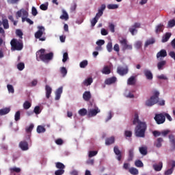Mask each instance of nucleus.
<instances>
[{"label":"nucleus","mask_w":175,"mask_h":175,"mask_svg":"<svg viewBox=\"0 0 175 175\" xmlns=\"http://www.w3.org/2000/svg\"><path fill=\"white\" fill-rule=\"evenodd\" d=\"M62 91H63V88L60 87L55 92V100H59V99L61 98V95L62 94Z\"/></svg>","instance_id":"19"},{"label":"nucleus","mask_w":175,"mask_h":175,"mask_svg":"<svg viewBox=\"0 0 175 175\" xmlns=\"http://www.w3.org/2000/svg\"><path fill=\"white\" fill-rule=\"evenodd\" d=\"M33 124H31L29 127L26 128V132L27 133H31L32 132V129H33Z\"/></svg>","instance_id":"51"},{"label":"nucleus","mask_w":175,"mask_h":175,"mask_svg":"<svg viewBox=\"0 0 175 175\" xmlns=\"http://www.w3.org/2000/svg\"><path fill=\"white\" fill-rule=\"evenodd\" d=\"M175 25V20L172 19L168 22V27L169 28H173Z\"/></svg>","instance_id":"52"},{"label":"nucleus","mask_w":175,"mask_h":175,"mask_svg":"<svg viewBox=\"0 0 175 175\" xmlns=\"http://www.w3.org/2000/svg\"><path fill=\"white\" fill-rule=\"evenodd\" d=\"M107 49L109 53H111L113 51V43H111V42L107 43Z\"/></svg>","instance_id":"41"},{"label":"nucleus","mask_w":175,"mask_h":175,"mask_svg":"<svg viewBox=\"0 0 175 175\" xmlns=\"http://www.w3.org/2000/svg\"><path fill=\"white\" fill-rule=\"evenodd\" d=\"M60 73L62 75V77H65L68 75V70L65 67L60 68Z\"/></svg>","instance_id":"33"},{"label":"nucleus","mask_w":175,"mask_h":175,"mask_svg":"<svg viewBox=\"0 0 175 175\" xmlns=\"http://www.w3.org/2000/svg\"><path fill=\"white\" fill-rule=\"evenodd\" d=\"M1 23L4 29H9V21L8 19H3Z\"/></svg>","instance_id":"32"},{"label":"nucleus","mask_w":175,"mask_h":175,"mask_svg":"<svg viewBox=\"0 0 175 175\" xmlns=\"http://www.w3.org/2000/svg\"><path fill=\"white\" fill-rule=\"evenodd\" d=\"M111 72V71L110 70V68H109L107 66H104L102 70V73L103 75H110Z\"/></svg>","instance_id":"29"},{"label":"nucleus","mask_w":175,"mask_h":175,"mask_svg":"<svg viewBox=\"0 0 175 175\" xmlns=\"http://www.w3.org/2000/svg\"><path fill=\"white\" fill-rule=\"evenodd\" d=\"M69 59V56L68 55V53H64L63 55V59L62 62H66V61H68V59Z\"/></svg>","instance_id":"58"},{"label":"nucleus","mask_w":175,"mask_h":175,"mask_svg":"<svg viewBox=\"0 0 175 175\" xmlns=\"http://www.w3.org/2000/svg\"><path fill=\"white\" fill-rule=\"evenodd\" d=\"M31 14L32 16H38V10H36V8L32 7L31 8Z\"/></svg>","instance_id":"59"},{"label":"nucleus","mask_w":175,"mask_h":175,"mask_svg":"<svg viewBox=\"0 0 175 175\" xmlns=\"http://www.w3.org/2000/svg\"><path fill=\"white\" fill-rule=\"evenodd\" d=\"M117 81V78L116 77H112L110 78L107 79L105 81V83L107 84V85H110L111 84H114Z\"/></svg>","instance_id":"16"},{"label":"nucleus","mask_w":175,"mask_h":175,"mask_svg":"<svg viewBox=\"0 0 175 175\" xmlns=\"http://www.w3.org/2000/svg\"><path fill=\"white\" fill-rule=\"evenodd\" d=\"M165 65H166V60H161L157 63V69L159 70H163V68L165 67Z\"/></svg>","instance_id":"23"},{"label":"nucleus","mask_w":175,"mask_h":175,"mask_svg":"<svg viewBox=\"0 0 175 175\" xmlns=\"http://www.w3.org/2000/svg\"><path fill=\"white\" fill-rule=\"evenodd\" d=\"M142 44H142V41H137V42L135 43V47H136V49H141Z\"/></svg>","instance_id":"64"},{"label":"nucleus","mask_w":175,"mask_h":175,"mask_svg":"<svg viewBox=\"0 0 175 175\" xmlns=\"http://www.w3.org/2000/svg\"><path fill=\"white\" fill-rule=\"evenodd\" d=\"M7 88L8 90V92H10L11 94H14V88H13V85H8Z\"/></svg>","instance_id":"50"},{"label":"nucleus","mask_w":175,"mask_h":175,"mask_svg":"<svg viewBox=\"0 0 175 175\" xmlns=\"http://www.w3.org/2000/svg\"><path fill=\"white\" fill-rule=\"evenodd\" d=\"M98 151H90L89 152V158H92V157H95V155H97Z\"/></svg>","instance_id":"54"},{"label":"nucleus","mask_w":175,"mask_h":175,"mask_svg":"<svg viewBox=\"0 0 175 175\" xmlns=\"http://www.w3.org/2000/svg\"><path fill=\"white\" fill-rule=\"evenodd\" d=\"M154 43H155V39L150 38V39L147 40L145 42V45H144L145 49L148 47V46H150V44H154Z\"/></svg>","instance_id":"28"},{"label":"nucleus","mask_w":175,"mask_h":175,"mask_svg":"<svg viewBox=\"0 0 175 175\" xmlns=\"http://www.w3.org/2000/svg\"><path fill=\"white\" fill-rule=\"evenodd\" d=\"M79 116H81V117H84V116H87V110L85 109V108H83L79 110L78 111Z\"/></svg>","instance_id":"34"},{"label":"nucleus","mask_w":175,"mask_h":175,"mask_svg":"<svg viewBox=\"0 0 175 175\" xmlns=\"http://www.w3.org/2000/svg\"><path fill=\"white\" fill-rule=\"evenodd\" d=\"M31 106H32V104H31L29 101H25L23 103V108L25 109V110H28V109H29Z\"/></svg>","instance_id":"38"},{"label":"nucleus","mask_w":175,"mask_h":175,"mask_svg":"<svg viewBox=\"0 0 175 175\" xmlns=\"http://www.w3.org/2000/svg\"><path fill=\"white\" fill-rule=\"evenodd\" d=\"M21 117V113L20 112V111H16L14 116L15 121H20Z\"/></svg>","instance_id":"43"},{"label":"nucleus","mask_w":175,"mask_h":175,"mask_svg":"<svg viewBox=\"0 0 175 175\" xmlns=\"http://www.w3.org/2000/svg\"><path fill=\"white\" fill-rule=\"evenodd\" d=\"M142 27V24L140 23H135L133 25L131 26L129 29V32H131V35H135V32H137V29L136 28H140Z\"/></svg>","instance_id":"9"},{"label":"nucleus","mask_w":175,"mask_h":175,"mask_svg":"<svg viewBox=\"0 0 175 175\" xmlns=\"http://www.w3.org/2000/svg\"><path fill=\"white\" fill-rule=\"evenodd\" d=\"M45 49H40L36 52V59L37 61H42V62H45V64H49V61H51L53 58H54V53L53 52H50L49 53H45Z\"/></svg>","instance_id":"2"},{"label":"nucleus","mask_w":175,"mask_h":175,"mask_svg":"<svg viewBox=\"0 0 175 175\" xmlns=\"http://www.w3.org/2000/svg\"><path fill=\"white\" fill-rule=\"evenodd\" d=\"M120 43L122 47V50H132L133 49L132 45L128 44V40L125 38L120 40Z\"/></svg>","instance_id":"7"},{"label":"nucleus","mask_w":175,"mask_h":175,"mask_svg":"<svg viewBox=\"0 0 175 175\" xmlns=\"http://www.w3.org/2000/svg\"><path fill=\"white\" fill-rule=\"evenodd\" d=\"M152 135L153 136H154V137H158V136H161V135H162L161 131H154L152 132Z\"/></svg>","instance_id":"60"},{"label":"nucleus","mask_w":175,"mask_h":175,"mask_svg":"<svg viewBox=\"0 0 175 175\" xmlns=\"http://www.w3.org/2000/svg\"><path fill=\"white\" fill-rule=\"evenodd\" d=\"M163 142V138L159 137L157 138V141L154 142V146L157 148H161L162 147V142Z\"/></svg>","instance_id":"25"},{"label":"nucleus","mask_w":175,"mask_h":175,"mask_svg":"<svg viewBox=\"0 0 175 175\" xmlns=\"http://www.w3.org/2000/svg\"><path fill=\"white\" fill-rule=\"evenodd\" d=\"M135 165L137 167H143L144 164L141 160H137L135 162Z\"/></svg>","instance_id":"44"},{"label":"nucleus","mask_w":175,"mask_h":175,"mask_svg":"<svg viewBox=\"0 0 175 175\" xmlns=\"http://www.w3.org/2000/svg\"><path fill=\"white\" fill-rule=\"evenodd\" d=\"M109 28L111 32H112V33H114L116 32V26L114 25V24L109 23Z\"/></svg>","instance_id":"47"},{"label":"nucleus","mask_w":175,"mask_h":175,"mask_svg":"<svg viewBox=\"0 0 175 175\" xmlns=\"http://www.w3.org/2000/svg\"><path fill=\"white\" fill-rule=\"evenodd\" d=\"M19 147L22 151H27L29 148L28 146V142L27 141H21L19 143Z\"/></svg>","instance_id":"12"},{"label":"nucleus","mask_w":175,"mask_h":175,"mask_svg":"<svg viewBox=\"0 0 175 175\" xmlns=\"http://www.w3.org/2000/svg\"><path fill=\"white\" fill-rule=\"evenodd\" d=\"M107 8L109 10L118 9V5H117V4H109V5H107Z\"/></svg>","instance_id":"49"},{"label":"nucleus","mask_w":175,"mask_h":175,"mask_svg":"<svg viewBox=\"0 0 175 175\" xmlns=\"http://www.w3.org/2000/svg\"><path fill=\"white\" fill-rule=\"evenodd\" d=\"M38 30L34 34L36 39H39L40 41L44 42V40H46V37H42L44 33V31H46L44 27L38 26Z\"/></svg>","instance_id":"5"},{"label":"nucleus","mask_w":175,"mask_h":175,"mask_svg":"<svg viewBox=\"0 0 175 175\" xmlns=\"http://www.w3.org/2000/svg\"><path fill=\"white\" fill-rule=\"evenodd\" d=\"M33 113H35V114H40V107L39 106L35 107L33 109Z\"/></svg>","instance_id":"56"},{"label":"nucleus","mask_w":175,"mask_h":175,"mask_svg":"<svg viewBox=\"0 0 175 175\" xmlns=\"http://www.w3.org/2000/svg\"><path fill=\"white\" fill-rule=\"evenodd\" d=\"M128 85H135L136 84V77L131 76L127 80Z\"/></svg>","instance_id":"21"},{"label":"nucleus","mask_w":175,"mask_h":175,"mask_svg":"<svg viewBox=\"0 0 175 175\" xmlns=\"http://www.w3.org/2000/svg\"><path fill=\"white\" fill-rule=\"evenodd\" d=\"M88 65V61H87V60H83V61H82V62L80 63L79 66H80V68H85Z\"/></svg>","instance_id":"46"},{"label":"nucleus","mask_w":175,"mask_h":175,"mask_svg":"<svg viewBox=\"0 0 175 175\" xmlns=\"http://www.w3.org/2000/svg\"><path fill=\"white\" fill-rule=\"evenodd\" d=\"M10 45L11 51H21V50L24 49V43L21 39L17 40L16 38H13L10 41Z\"/></svg>","instance_id":"4"},{"label":"nucleus","mask_w":175,"mask_h":175,"mask_svg":"<svg viewBox=\"0 0 175 175\" xmlns=\"http://www.w3.org/2000/svg\"><path fill=\"white\" fill-rule=\"evenodd\" d=\"M154 121H156L158 125H161V124H163L165 121H166V118L164 113H157L154 116Z\"/></svg>","instance_id":"6"},{"label":"nucleus","mask_w":175,"mask_h":175,"mask_svg":"<svg viewBox=\"0 0 175 175\" xmlns=\"http://www.w3.org/2000/svg\"><path fill=\"white\" fill-rule=\"evenodd\" d=\"M98 20L97 18H94L92 21H91V24H92V27H95V25H96V23H98Z\"/></svg>","instance_id":"61"},{"label":"nucleus","mask_w":175,"mask_h":175,"mask_svg":"<svg viewBox=\"0 0 175 175\" xmlns=\"http://www.w3.org/2000/svg\"><path fill=\"white\" fill-rule=\"evenodd\" d=\"M25 21H27V23H28L30 25H33V22L30 18H22V23H25Z\"/></svg>","instance_id":"45"},{"label":"nucleus","mask_w":175,"mask_h":175,"mask_svg":"<svg viewBox=\"0 0 175 175\" xmlns=\"http://www.w3.org/2000/svg\"><path fill=\"white\" fill-rule=\"evenodd\" d=\"M129 173H131V174H133V175L139 174V170L135 167H131L130 169H129Z\"/></svg>","instance_id":"31"},{"label":"nucleus","mask_w":175,"mask_h":175,"mask_svg":"<svg viewBox=\"0 0 175 175\" xmlns=\"http://www.w3.org/2000/svg\"><path fill=\"white\" fill-rule=\"evenodd\" d=\"M61 20H64L65 21H68L69 20V14L65 10H62V14L60 16Z\"/></svg>","instance_id":"22"},{"label":"nucleus","mask_w":175,"mask_h":175,"mask_svg":"<svg viewBox=\"0 0 175 175\" xmlns=\"http://www.w3.org/2000/svg\"><path fill=\"white\" fill-rule=\"evenodd\" d=\"M144 75L146 77L147 80H152L153 76L152 72H151V70L147 69L144 70Z\"/></svg>","instance_id":"15"},{"label":"nucleus","mask_w":175,"mask_h":175,"mask_svg":"<svg viewBox=\"0 0 175 175\" xmlns=\"http://www.w3.org/2000/svg\"><path fill=\"white\" fill-rule=\"evenodd\" d=\"M128 68L127 67H118L117 68V72L118 73V75H120V76H125V75H128Z\"/></svg>","instance_id":"10"},{"label":"nucleus","mask_w":175,"mask_h":175,"mask_svg":"<svg viewBox=\"0 0 175 175\" xmlns=\"http://www.w3.org/2000/svg\"><path fill=\"white\" fill-rule=\"evenodd\" d=\"M46 132V129L43 126H38L37 133H44Z\"/></svg>","instance_id":"36"},{"label":"nucleus","mask_w":175,"mask_h":175,"mask_svg":"<svg viewBox=\"0 0 175 175\" xmlns=\"http://www.w3.org/2000/svg\"><path fill=\"white\" fill-rule=\"evenodd\" d=\"M96 44H98V46L102 47V46H103V44H105V40H99L98 41H97L96 42Z\"/></svg>","instance_id":"63"},{"label":"nucleus","mask_w":175,"mask_h":175,"mask_svg":"<svg viewBox=\"0 0 175 175\" xmlns=\"http://www.w3.org/2000/svg\"><path fill=\"white\" fill-rule=\"evenodd\" d=\"M83 98L86 102H88L92 98L91 92L90 91H85L83 94Z\"/></svg>","instance_id":"20"},{"label":"nucleus","mask_w":175,"mask_h":175,"mask_svg":"<svg viewBox=\"0 0 175 175\" xmlns=\"http://www.w3.org/2000/svg\"><path fill=\"white\" fill-rule=\"evenodd\" d=\"M45 92H46V99H50V96H51V92H53V89L49 85H46Z\"/></svg>","instance_id":"14"},{"label":"nucleus","mask_w":175,"mask_h":175,"mask_svg":"<svg viewBox=\"0 0 175 175\" xmlns=\"http://www.w3.org/2000/svg\"><path fill=\"white\" fill-rule=\"evenodd\" d=\"M159 105V106H165V100L159 101V92L155 91L153 96H152L149 99L146 101V106L151 107L154 105Z\"/></svg>","instance_id":"3"},{"label":"nucleus","mask_w":175,"mask_h":175,"mask_svg":"<svg viewBox=\"0 0 175 175\" xmlns=\"http://www.w3.org/2000/svg\"><path fill=\"white\" fill-rule=\"evenodd\" d=\"M169 139H170V142L172 144V146H173L174 147H175V138H174V135L171 134L169 135Z\"/></svg>","instance_id":"40"},{"label":"nucleus","mask_w":175,"mask_h":175,"mask_svg":"<svg viewBox=\"0 0 175 175\" xmlns=\"http://www.w3.org/2000/svg\"><path fill=\"white\" fill-rule=\"evenodd\" d=\"M49 5L47 4H41L40 8L41 10H47Z\"/></svg>","instance_id":"62"},{"label":"nucleus","mask_w":175,"mask_h":175,"mask_svg":"<svg viewBox=\"0 0 175 175\" xmlns=\"http://www.w3.org/2000/svg\"><path fill=\"white\" fill-rule=\"evenodd\" d=\"M135 128V135L136 137H146V131H147V123L139 120V113H135L133 125H136Z\"/></svg>","instance_id":"1"},{"label":"nucleus","mask_w":175,"mask_h":175,"mask_svg":"<svg viewBox=\"0 0 175 175\" xmlns=\"http://www.w3.org/2000/svg\"><path fill=\"white\" fill-rule=\"evenodd\" d=\"M174 170V169H173V168H170V169L167 170L164 172V174H165V175H170V174H172Z\"/></svg>","instance_id":"53"},{"label":"nucleus","mask_w":175,"mask_h":175,"mask_svg":"<svg viewBox=\"0 0 175 175\" xmlns=\"http://www.w3.org/2000/svg\"><path fill=\"white\" fill-rule=\"evenodd\" d=\"M172 36V33H166L162 38L161 42L162 43H166L170 39V37Z\"/></svg>","instance_id":"24"},{"label":"nucleus","mask_w":175,"mask_h":175,"mask_svg":"<svg viewBox=\"0 0 175 175\" xmlns=\"http://www.w3.org/2000/svg\"><path fill=\"white\" fill-rule=\"evenodd\" d=\"M165 57H167V52L165 49H161L157 53V59H162V58H165Z\"/></svg>","instance_id":"11"},{"label":"nucleus","mask_w":175,"mask_h":175,"mask_svg":"<svg viewBox=\"0 0 175 175\" xmlns=\"http://www.w3.org/2000/svg\"><path fill=\"white\" fill-rule=\"evenodd\" d=\"M140 154L142 155H147V148L146 147H140L139 148Z\"/></svg>","instance_id":"37"},{"label":"nucleus","mask_w":175,"mask_h":175,"mask_svg":"<svg viewBox=\"0 0 175 175\" xmlns=\"http://www.w3.org/2000/svg\"><path fill=\"white\" fill-rule=\"evenodd\" d=\"M16 36H18V38L21 40L23 39V36L24 35V33H23V31H21V29H16Z\"/></svg>","instance_id":"42"},{"label":"nucleus","mask_w":175,"mask_h":175,"mask_svg":"<svg viewBox=\"0 0 175 175\" xmlns=\"http://www.w3.org/2000/svg\"><path fill=\"white\" fill-rule=\"evenodd\" d=\"M163 29H165V26L163 24L160 23L156 26L155 33L157 34L161 33V32H163Z\"/></svg>","instance_id":"17"},{"label":"nucleus","mask_w":175,"mask_h":175,"mask_svg":"<svg viewBox=\"0 0 175 175\" xmlns=\"http://www.w3.org/2000/svg\"><path fill=\"white\" fill-rule=\"evenodd\" d=\"M98 113H100V109L98 107H95L94 109H92L88 111V116L89 118L95 117Z\"/></svg>","instance_id":"8"},{"label":"nucleus","mask_w":175,"mask_h":175,"mask_svg":"<svg viewBox=\"0 0 175 175\" xmlns=\"http://www.w3.org/2000/svg\"><path fill=\"white\" fill-rule=\"evenodd\" d=\"M10 170L11 172V173H20V172H21V169L19 167H11L10 168Z\"/></svg>","instance_id":"39"},{"label":"nucleus","mask_w":175,"mask_h":175,"mask_svg":"<svg viewBox=\"0 0 175 175\" xmlns=\"http://www.w3.org/2000/svg\"><path fill=\"white\" fill-rule=\"evenodd\" d=\"M17 68L18 70H23L24 68H25V64L23 62L18 63L17 65Z\"/></svg>","instance_id":"48"},{"label":"nucleus","mask_w":175,"mask_h":175,"mask_svg":"<svg viewBox=\"0 0 175 175\" xmlns=\"http://www.w3.org/2000/svg\"><path fill=\"white\" fill-rule=\"evenodd\" d=\"M55 166L57 167V169L59 170H64V169H65V165H64V163H61V162H57L55 163Z\"/></svg>","instance_id":"35"},{"label":"nucleus","mask_w":175,"mask_h":175,"mask_svg":"<svg viewBox=\"0 0 175 175\" xmlns=\"http://www.w3.org/2000/svg\"><path fill=\"white\" fill-rule=\"evenodd\" d=\"M113 151L116 155H117L118 161H121V158H122V154L121 153V150L118 149V146H115L113 148Z\"/></svg>","instance_id":"13"},{"label":"nucleus","mask_w":175,"mask_h":175,"mask_svg":"<svg viewBox=\"0 0 175 175\" xmlns=\"http://www.w3.org/2000/svg\"><path fill=\"white\" fill-rule=\"evenodd\" d=\"M114 142H116L114 137H111L105 139V144L106 146H110V144H113Z\"/></svg>","instance_id":"27"},{"label":"nucleus","mask_w":175,"mask_h":175,"mask_svg":"<svg viewBox=\"0 0 175 175\" xmlns=\"http://www.w3.org/2000/svg\"><path fill=\"white\" fill-rule=\"evenodd\" d=\"M9 113H10V109L9 107L0 109V116H5V114H9Z\"/></svg>","instance_id":"26"},{"label":"nucleus","mask_w":175,"mask_h":175,"mask_svg":"<svg viewBox=\"0 0 175 175\" xmlns=\"http://www.w3.org/2000/svg\"><path fill=\"white\" fill-rule=\"evenodd\" d=\"M65 173L64 170H57L55 172V175H62Z\"/></svg>","instance_id":"55"},{"label":"nucleus","mask_w":175,"mask_h":175,"mask_svg":"<svg viewBox=\"0 0 175 175\" xmlns=\"http://www.w3.org/2000/svg\"><path fill=\"white\" fill-rule=\"evenodd\" d=\"M152 167L155 172H161L163 167V163L159 162L158 164H153Z\"/></svg>","instance_id":"18"},{"label":"nucleus","mask_w":175,"mask_h":175,"mask_svg":"<svg viewBox=\"0 0 175 175\" xmlns=\"http://www.w3.org/2000/svg\"><path fill=\"white\" fill-rule=\"evenodd\" d=\"M93 81H94V80L92 79V78L89 77V78L85 79V81H83V84H84V85H87V86L91 85V84H92Z\"/></svg>","instance_id":"30"},{"label":"nucleus","mask_w":175,"mask_h":175,"mask_svg":"<svg viewBox=\"0 0 175 175\" xmlns=\"http://www.w3.org/2000/svg\"><path fill=\"white\" fill-rule=\"evenodd\" d=\"M124 136L126 137H132V131H124Z\"/></svg>","instance_id":"57"}]
</instances>
